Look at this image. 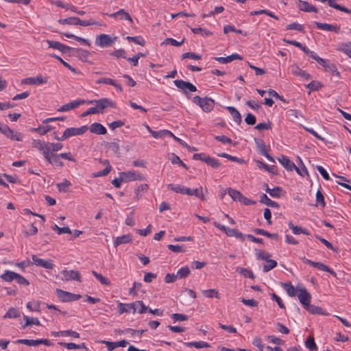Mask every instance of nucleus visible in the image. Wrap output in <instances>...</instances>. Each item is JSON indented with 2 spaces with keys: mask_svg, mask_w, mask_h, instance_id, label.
<instances>
[{
  "mask_svg": "<svg viewBox=\"0 0 351 351\" xmlns=\"http://www.w3.org/2000/svg\"><path fill=\"white\" fill-rule=\"evenodd\" d=\"M167 188L176 193L186 194L190 196L194 195L202 201L206 200V194L207 193V189H204L202 186L195 189H191L180 184L173 185L172 184H169L167 185Z\"/></svg>",
  "mask_w": 351,
  "mask_h": 351,
  "instance_id": "nucleus-1",
  "label": "nucleus"
},
{
  "mask_svg": "<svg viewBox=\"0 0 351 351\" xmlns=\"http://www.w3.org/2000/svg\"><path fill=\"white\" fill-rule=\"evenodd\" d=\"M87 103L95 104L94 107L89 108V112H90L93 114L103 113L104 109L109 106L112 108L115 107V103L108 98H103L98 100H89Z\"/></svg>",
  "mask_w": 351,
  "mask_h": 351,
  "instance_id": "nucleus-2",
  "label": "nucleus"
},
{
  "mask_svg": "<svg viewBox=\"0 0 351 351\" xmlns=\"http://www.w3.org/2000/svg\"><path fill=\"white\" fill-rule=\"evenodd\" d=\"M193 102L199 106L205 112H211L215 106V101L208 97L202 98L199 96H195L193 98Z\"/></svg>",
  "mask_w": 351,
  "mask_h": 351,
  "instance_id": "nucleus-3",
  "label": "nucleus"
},
{
  "mask_svg": "<svg viewBox=\"0 0 351 351\" xmlns=\"http://www.w3.org/2000/svg\"><path fill=\"white\" fill-rule=\"evenodd\" d=\"M88 130L87 125H84L80 128H70L64 130L63 134L60 138H56L58 141H64L71 136H79L84 134Z\"/></svg>",
  "mask_w": 351,
  "mask_h": 351,
  "instance_id": "nucleus-4",
  "label": "nucleus"
},
{
  "mask_svg": "<svg viewBox=\"0 0 351 351\" xmlns=\"http://www.w3.org/2000/svg\"><path fill=\"white\" fill-rule=\"evenodd\" d=\"M32 146L34 148L38 149L39 151L42 152L44 158L45 160L50 164H52V160L51 155H49V149L48 148V143H46L44 141L40 140H34L32 142Z\"/></svg>",
  "mask_w": 351,
  "mask_h": 351,
  "instance_id": "nucleus-5",
  "label": "nucleus"
},
{
  "mask_svg": "<svg viewBox=\"0 0 351 351\" xmlns=\"http://www.w3.org/2000/svg\"><path fill=\"white\" fill-rule=\"evenodd\" d=\"M117 39V37L116 36L111 38L108 34H102L97 36L95 45L100 47H110L114 43Z\"/></svg>",
  "mask_w": 351,
  "mask_h": 351,
  "instance_id": "nucleus-6",
  "label": "nucleus"
},
{
  "mask_svg": "<svg viewBox=\"0 0 351 351\" xmlns=\"http://www.w3.org/2000/svg\"><path fill=\"white\" fill-rule=\"evenodd\" d=\"M56 294L58 298L63 302L76 301L82 298L81 295L73 294L59 289H56Z\"/></svg>",
  "mask_w": 351,
  "mask_h": 351,
  "instance_id": "nucleus-7",
  "label": "nucleus"
},
{
  "mask_svg": "<svg viewBox=\"0 0 351 351\" xmlns=\"http://www.w3.org/2000/svg\"><path fill=\"white\" fill-rule=\"evenodd\" d=\"M0 132H1L5 136L12 140L21 141L23 138V136L21 133L14 132V130H11L8 125H3L1 123H0Z\"/></svg>",
  "mask_w": 351,
  "mask_h": 351,
  "instance_id": "nucleus-8",
  "label": "nucleus"
},
{
  "mask_svg": "<svg viewBox=\"0 0 351 351\" xmlns=\"http://www.w3.org/2000/svg\"><path fill=\"white\" fill-rule=\"evenodd\" d=\"M119 175L122 176V180H123L124 182L145 180L143 176L136 171H123L121 172Z\"/></svg>",
  "mask_w": 351,
  "mask_h": 351,
  "instance_id": "nucleus-9",
  "label": "nucleus"
},
{
  "mask_svg": "<svg viewBox=\"0 0 351 351\" xmlns=\"http://www.w3.org/2000/svg\"><path fill=\"white\" fill-rule=\"evenodd\" d=\"M61 279L62 280H76L81 282V275L78 271L64 269L61 271Z\"/></svg>",
  "mask_w": 351,
  "mask_h": 351,
  "instance_id": "nucleus-10",
  "label": "nucleus"
},
{
  "mask_svg": "<svg viewBox=\"0 0 351 351\" xmlns=\"http://www.w3.org/2000/svg\"><path fill=\"white\" fill-rule=\"evenodd\" d=\"M32 263L38 267H41L48 269H52L54 264L51 260H45L38 258L36 255L32 256Z\"/></svg>",
  "mask_w": 351,
  "mask_h": 351,
  "instance_id": "nucleus-11",
  "label": "nucleus"
},
{
  "mask_svg": "<svg viewBox=\"0 0 351 351\" xmlns=\"http://www.w3.org/2000/svg\"><path fill=\"white\" fill-rule=\"evenodd\" d=\"M297 295L300 300V302L302 304L304 308H305L310 304L311 300V295L307 291L306 288L300 289L298 291V293L297 294Z\"/></svg>",
  "mask_w": 351,
  "mask_h": 351,
  "instance_id": "nucleus-12",
  "label": "nucleus"
},
{
  "mask_svg": "<svg viewBox=\"0 0 351 351\" xmlns=\"http://www.w3.org/2000/svg\"><path fill=\"white\" fill-rule=\"evenodd\" d=\"M174 84L176 86L177 88L179 89H181L184 92H186V90L188 89L191 92H195L197 91V88L195 86H194L193 84L189 82H185L182 80H176L173 82Z\"/></svg>",
  "mask_w": 351,
  "mask_h": 351,
  "instance_id": "nucleus-13",
  "label": "nucleus"
},
{
  "mask_svg": "<svg viewBox=\"0 0 351 351\" xmlns=\"http://www.w3.org/2000/svg\"><path fill=\"white\" fill-rule=\"evenodd\" d=\"M18 343H22L28 346H37L39 344H44L45 346H51V343L48 339H19Z\"/></svg>",
  "mask_w": 351,
  "mask_h": 351,
  "instance_id": "nucleus-14",
  "label": "nucleus"
},
{
  "mask_svg": "<svg viewBox=\"0 0 351 351\" xmlns=\"http://www.w3.org/2000/svg\"><path fill=\"white\" fill-rule=\"evenodd\" d=\"M254 141L260 154L265 156L269 161L274 162L273 157H271L267 152L265 142L263 140H258L256 138H254Z\"/></svg>",
  "mask_w": 351,
  "mask_h": 351,
  "instance_id": "nucleus-15",
  "label": "nucleus"
},
{
  "mask_svg": "<svg viewBox=\"0 0 351 351\" xmlns=\"http://www.w3.org/2000/svg\"><path fill=\"white\" fill-rule=\"evenodd\" d=\"M47 43L49 45V47L53 48L55 49H58L63 53L69 52L70 51H71L73 49V48L66 46L58 41H53V40H47Z\"/></svg>",
  "mask_w": 351,
  "mask_h": 351,
  "instance_id": "nucleus-16",
  "label": "nucleus"
},
{
  "mask_svg": "<svg viewBox=\"0 0 351 351\" xmlns=\"http://www.w3.org/2000/svg\"><path fill=\"white\" fill-rule=\"evenodd\" d=\"M85 103V101L82 99H77L75 101H73L70 103L66 104L62 106H60L58 109V112H66L69 110H71L72 109H75L80 106L81 104H83Z\"/></svg>",
  "mask_w": 351,
  "mask_h": 351,
  "instance_id": "nucleus-17",
  "label": "nucleus"
},
{
  "mask_svg": "<svg viewBox=\"0 0 351 351\" xmlns=\"http://www.w3.org/2000/svg\"><path fill=\"white\" fill-rule=\"evenodd\" d=\"M289 69L291 73L294 75L300 76L305 80H309L311 78V75L308 73L295 64L291 65Z\"/></svg>",
  "mask_w": 351,
  "mask_h": 351,
  "instance_id": "nucleus-18",
  "label": "nucleus"
},
{
  "mask_svg": "<svg viewBox=\"0 0 351 351\" xmlns=\"http://www.w3.org/2000/svg\"><path fill=\"white\" fill-rule=\"evenodd\" d=\"M298 8L304 12H317V9L314 5H311L308 2L302 0H298Z\"/></svg>",
  "mask_w": 351,
  "mask_h": 351,
  "instance_id": "nucleus-19",
  "label": "nucleus"
},
{
  "mask_svg": "<svg viewBox=\"0 0 351 351\" xmlns=\"http://www.w3.org/2000/svg\"><path fill=\"white\" fill-rule=\"evenodd\" d=\"M314 24L316 25V27L322 30L325 31H329V32H334L336 33L339 32V27L337 25L328 24V23H322L319 22H314Z\"/></svg>",
  "mask_w": 351,
  "mask_h": 351,
  "instance_id": "nucleus-20",
  "label": "nucleus"
},
{
  "mask_svg": "<svg viewBox=\"0 0 351 351\" xmlns=\"http://www.w3.org/2000/svg\"><path fill=\"white\" fill-rule=\"evenodd\" d=\"M132 237L130 234H123L114 239V246L117 247L119 245L132 243Z\"/></svg>",
  "mask_w": 351,
  "mask_h": 351,
  "instance_id": "nucleus-21",
  "label": "nucleus"
},
{
  "mask_svg": "<svg viewBox=\"0 0 351 351\" xmlns=\"http://www.w3.org/2000/svg\"><path fill=\"white\" fill-rule=\"evenodd\" d=\"M97 84H106L113 86L119 92L123 91L121 85L117 84L114 80L107 77H101L97 80Z\"/></svg>",
  "mask_w": 351,
  "mask_h": 351,
  "instance_id": "nucleus-22",
  "label": "nucleus"
},
{
  "mask_svg": "<svg viewBox=\"0 0 351 351\" xmlns=\"http://www.w3.org/2000/svg\"><path fill=\"white\" fill-rule=\"evenodd\" d=\"M90 132L96 134H105L107 132L106 128L99 123H94L88 128Z\"/></svg>",
  "mask_w": 351,
  "mask_h": 351,
  "instance_id": "nucleus-23",
  "label": "nucleus"
},
{
  "mask_svg": "<svg viewBox=\"0 0 351 351\" xmlns=\"http://www.w3.org/2000/svg\"><path fill=\"white\" fill-rule=\"evenodd\" d=\"M47 82L46 78H43L41 75H38L36 77H27L23 80V83L25 84H41Z\"/></svg>",
  "mask_w": 351,
  "mask_h": 351,
  "instance_id": "nucleus-24",
  "label": "nucleus"
},
{
  "mask_svg": "<svg viewBox=\"0 0 351 351\" xmlns=\"http://www.w3.org/2000/svg\"><path fill=\"white\" fill-rule=\"evenodd\" d=\"M110 17L116 18L119 17L120 19H125L130 21L131 23H133V20L130 15L125 12L123 9H120L117 12L108 14Z\"/></svg>",
  "mask_w": 351,
  "mask_h": 351,
  "instance_id": "nucleus-25",
  "label": "nucleus"
},
{
  "mask_svg": "<svg viewBox=\"0 0 351 351\" xmlns=\"http://www.w3.org/2000/svg\"><path fill=\"white\" fill-rule=\"evenodd\" d=\"M278 160L287 170L291 171L293 167H295V165L291 162L286 156L281 155L278 158Z\"/></svg>",
  "mask_w": 351,
  "mask_h": 351,
  "instance_id": "nucleus-26",
  "label": "nucleus"
},
{
  "mask_svg": "<svg viewBox=\"0 0 351 351\" xmlns=\"http://www.w3.org/2000/svg\"><path fill=\"white\" fill-rule=\"evenodd\" d=\"M215 60H216L217 61H218L219 62H220L221 64H226V63L230 62L234 60H242V57L237 53H234V54H232V55L228 56L225 58L216 57V58H215Z\"/></svg>",
  "mask_w": 351,
  "mask_h": 351,
  "instance_id": "nucleus-27",
  "label": "nucleus"
},
{
  "mask_svg": "<svg viewBox=\"0 0 351 351\" xmlns=\"http://www.w3.org/2000/svg\"><path fill=\"white\" fill-rule=\"evenodd\" d=\"M307 311H308L310 313L313 315H328V313H326L324 309H322L321 307L312 305L309 304L307 306L304 308Z\"/></svg>",
  "mask_w": 351,
  "mask_h": 351,
  "instance_id": "nucleus-28",
  "label": "nucleus"
},
{
  "mask_svg": "<svg viewBox=\"0 0 351 351\" xmlns=\"http://www.w3.org/2000/svg\"><path fill=\"white\" fill-rule=\"evenodd\" d=\"M131 310H132L133 313L136 311V308H134L133 302L130 304H123L121 302L119 303V312L120 314L128 313Z\"/></svg>",
  "mask_w": 351,
  "mask_h": 351,
  "instance_id": "nucleus-29",
  "label": "nucleus"
},
{
  "mask_svg": "<svg viewBox=\"0 0 351 351\" xmlns=\"http://www.w3.org/2000/svg\"><path fill=\"white\" fill-rule=\"evenodd\" d=\"M313 267L318 269L319 270L328 272L333 276H336V272L335 271H333L329 267H328L327 265H326L320 262H314Z\"/></svg>",
  "mask_w": 351,
  "mask_h": 351,
  "instance_id": "nucleus-30",
  "label": "nucleus"
},
{
  "mask_svg": "<svg viewBox=\"0 0 351 351\" xmlns=\"http://www.w3.org/2000/svg\"><path fill=\"white\" fill-rule=\"evenodd\" d=\"M227 109L230 114L232 115L234 121L238 124H240L242 120L239 112L235 108L232 106L227 107Z\"/></svg>",
  "mask_w": 351,
  "mask_h": 351,
  "instance_id": "nucleus-31",
  "label": "nucleus"
},
{
  "mask_svg": "<svg viewBox=\"0 0 351 351\" xmlns=\"http://www.w3.org/2000/svg\"><path fill=\"white\" fill-rule=\"evenodd\" d=\"M260 202L262 204H264L268 206H271L273 208H278L279 207V204L277 202L270 199L265 194H262L261 195Z\"/></svg>",
  "mask_w": 351,
  "mask_h": 351,
  "instance_id": "nucleus-32",
  "label": "nucleus"
},
{
  "mask_svg": "<svg viewBox=\"0 0 351 351\" xmlns=\"http://www.w3.org/2000/svg\"><path fill=\"white\" fill-rule=\"evenodd\" d=\"M184 344V346H186L187 347H192V346H193V347H195L197 349L204 348H209L210 347L209 343H208L207 342H205V341H193V342H185Z\"/></svg>",
  "mask_w": 351,
  "mask_h": 351,
  "instance_id": "nucleus-33",
  "label": "nucleus"
},
{
  "mask_svg": "<svg viewBox=\"0 0 351 351\" xmlns=\"http://www.w3.org/2000/svg\"><path fill=\"white\" fill-rule=\"evenodd\" d=\"M282 287L290 297H294L298 294V290L291 283H284Z\"/></svg>",
  "mask_w": 351,
  "mask_h": 351,
  "instance_id": "nucleus-34",
  "label": "nucleus"
},
{
  "mask_svg": "<svg viewBox=\"0 0 351 351\" xmlns=\"http://www.w3.org/2000/svg\"><path fill=\"white\" fill-rule=\"evenodd\" d=\"M236 271H237V272L241 274L245 278H249L251 279H254L255 278L253 272L250 269L238 267L236 268Z\"/></svg>",
  "mask_w": 351,
  "mask_h": 351,
  "instance_id": "nucleus-35",
  "label": "nucleus"
},
{
  "mask_svg": "<svg viewBox=\"0 0 351 351\" xmlns=\"http://www.w3.org/2000/svg\"><path fill=\"white\" fill-rule=\"evenodd\" d=\"M118 141H119L118 140H116L114 141L108 143L106 145V147L117 156L119 155V149H120Z\"/></svg>",
  "mask_w": 351,
  "mask_h": 351,
  "instance_id": "nucleus-36",
  "label": "nucleus"
},
{
  "mask_svg": "<svg viewBox=\"0 0 351 351\" xmlns=\"http://www.w3.org/2000/svg\"><path fill=\"white\" fill-rule=\"evenodd\" d=\"M324 68L326 71L332 73L333 75L337 77L340 75L339 72L337 71V66L334 64L330 63L329 61L326 62Z\"/></svg>",
  "mask_w": 351,
  "mask_h": 351,
  "instance_id": "nucleus-37",
  "label": "nucleus"
},
{
  "mask_svg": "<svg viewBox=\"0 0 351 351\" xmlns=\"http://www.w3.org/2000/svg\"><path fill=\"white\" fill-rule=\"evenodd\" d=\"M71 185L70 181L66 179H64L63 182L57 183L56 186L60 192L66 193L68 191V188Z\"/></svg>",
  "mask_w": 351,
  "mask_h": 351,
  "instance_id": "nucleus-38",
  "label": "nucleus"
},
{
  "mask_svg": "<svg viewBox=\"0 0 351 351\" xmlns=\"http://www.w3.org/2000/svg\"><path fill=\"white\" fill-rule=\"evenodd\" d=\"M254 232L256 234H261V235H264V236H266L267 237H269V238H271V239H274L275 240H277L278 238V236L277 234H271V233H269V232L263 230V229H261V228H256L254 230Z\"/></svg>",
  "mask_w": 351,
  "mask_h": 351,
  "instance_id": "nucleus-39",
  "label": "nucleus"
},
{
  "mask_svg": "<svg viewBox=\"0 0 351 351\" xmlns=\"http://www.w3.org/2000/svg\"><path fill=\"white\" fill-rule=\"evenodd\" d=\"M21 315L20 312L15 308L11 307L3 316L4 318H17Z\"/></svg>",
  "mask_w": 351,
  "mask_h": 351,
  "instance_id": "nucleus-40",
  "label": "nucleus"
},
{
  "mask_svg": "<svg viewBox=\"0 0 351 351\" xmlns=\"http://www.w3.org/2000/svg\"><path fill=\"white\" fill-rule=\"evenodd\" d=\"M16 274L17 273L12 271H5V272L1 276V278L6 282H11L15 280Z\"/></svg>",
  "mask_w": 351,
  "mask_h": 351,
  "instance_id": "nucleus-41",
  "label": "nucleus"
},
{
  "mask_svg": "<svg viewBox=\"0 0 351 351\" xmlns=\"http://www.w3.org/2000/svg\"><path fill=\"white\" fill-rule=\"evenodd\" d=\"M48 145H49L48 148L49 149V155H52V156L53 155V152L60 151L63 147L62 144H61L60 143H48Z\"/></svg>",
  "mask_w": 351,
  "mask_h": 351,
  "instance_id": "nucleus-42",
  "label": "nucleus"
},
{
  "mask_svg": "<svg viewBox=\"0 0 351 351\" xmlns=\"http://www.w3.org/2000/svg\"><path fill=\"white\" fill-rule=\"evenodd\" d=\"M23 318L25 320V324L23 326V328H25L27 326H29L31 324H35L36 326L40 325V322L38 318L31 317L27 315H24Z\"/></svg>",
  "mask_w": 351,
  "mask_h": 351,
  "instance_id": "nucleus-43",
  "label": "nucleus"
},
{
  "mask_svg": "<svg viewBox=\"0 0 351 351\" xmlns=\"http://www.w3.org/2000/svg\"><path fill=\"white\" fill-rule=\"evenodd\" d=\"M92 274L101 282V284L107 286L110 285V281L106 277L103 276L101 274L97 273L95 271H93Z\"/></svg>",
  "mask_w": 351,
  "mask_h": 351,
  "instance_id": "nucleus-44",
  "label": "nucleus"
},
{
  "mask_svg": "<svg viewBox=\"0 0 351 351\" xmlns=\"http://www.w3.org/2000/svg\"><path fill=\"white\" fill-rule=\"evenodd\" d=\"M257 163H258V167L259 168H263L265 169L266 171H267L268 172H270L273 174H275L276 172V167L274 165L272 166H269L267 165V164L264 163L262 161H257Z\"/></svg>",
  "mask_w": 351,
  "mask_h": 351,
  "instance_id": "nucleus-45",
  "label": "nucleus"
},
{
  "mask_svg": "<svg viewBox=\"0 0 351 351\" xmlns=\"http://www.w3.org/2000/svg\"><path fill=\"white\" fill-rule=\"evenodd\" d=\"M305 346L311 351H314V350H317V347L315 343L314 338L312 336H310L308 337V339L305 341Z\"/></svg>",
  "mask_w": 351,
  "mask_h": 351,
  "instance_id": "nucleus-46",
  "label": "nucleus"
},
{
  "mask_svg": "<svg viewBox=\"0 0 351 351\" xmlns=\"http://www.w3.org/2000/svg\"><path fill=\"white\" fill-rule=\"evenodd\" d=\"M133 304L134 308H136V311L141 314L145 313L148 308L142 301H136L133 302Z\"/></svg>",
  "mask_w": 351,
  "mask_h": 351,
  "instance_id": "nucleus-47",
  "label": "nucleus"
},
{
  "mask_svg": "<svg viewBox=\"0 0 351 351\" xmlns=\"http://www.w3.org/2000/svg\"><path fill=\"white\" fill-rule=\"evenodd\" d=\"M60 345L66 348L67 349L69 350H72V349H80V348H84L85 346H84V343H82V344H75L74 343H64V342H60L59 343Z\"/></svg>",
  "mask_w": 351,
  "mask_h": 351,
  "instance_id": "nucleus-48",
  "label": "nucleus"
},
{
  "mask_svg": "<svg viewBox=\"0 0 351 351\" xmlns=\"http://www.w3.org/2000/svg\"><path fill=\"white\" fill-rule=\"evenodd\" d=\"M202 293L204 297L208 298H219L218 291L216 289L204 290L202 291Z\"/></svg>",
  "mask_w": 351,
  "mask_h": 351,
  "instance_id": "nucleus-49",
  "label": "nucleus"
},
{
  "mask_svg": "<svg viewBox=\"0 0 351 351\" xmlns=\"http://www.w3.org/2000/svg\"><path fill=\"white\" fill-rule=\"evenodd\" d=\"M229 195L232 197V199L234 201H239L240 198L242 196L241 192L237 190L232 189L231 188L228 190Z\"/></svg>",
  "mask_w": 351,
  "mask_h": 351,
  "instance_id": "nucleus-50",
  "label": "nucleus"
},
{
  "mask_svg": "<svg viewBox=\"0 0 351 351\" xmlns=\"http://www.w3.org/2000/svg\"><path fill=\"white\" fill-rule=\"evenodd\" d=\"M340 50L342 51L348 56L351 58V43L350 42L342 43L340 46Z\"/></svg>",
  "mask_w": 351,
  "mask_h": 351,
  "instance_id": "nucleus-51",
  "label": "nucleus"
},
{
  "mask_svg": "<svg viewBox=\"0 0 351 351\" xmlns=\"http://www.w3.org/2000/svg\"><path fill=\"white\" fill-rule=\"evenodd\" d=\"M190 274V269L189 268V267L186 266V267H183L182 268H180L178 272H177V277L180 278H186V276H188Z\"/></svg>",
  "mask_w": 351,
  "mask_h": 351,
  "instance_id": "nucleus-52",
  "label": "nucleus"
},
{
  "mask_svg": "<svg viewBox=\"0 0 351 351\" xmlns=\"http://www.w3.org/2000/svg\"><path fill=\"white\" fill-rule=\"evenodd\" d=\"M204 162L215 169L220 166V163L217 159L210 156H208L206 159L204 160Z\"/></svg>",
  "mask_w": 351,
  "mask_h": 351,
  "instance_id": "nucleus-53",
  "label": "nucleus"
},
{
  "mask_svg": "<svg viewBox=\"0 0 351 351\" xmlns=\"http://www.w3.org/2000/svg\"><path fill=\"white\" fill-rule=\"evenodd\" d=\"M218 156H220V157L228 158V160H230L231 161H233V162H239V163H243L244 162V160L243 159L237 158L236 156H232L229 155V154H226V153L219 154Z\"/></svg>",
  "mask_w": 351,
  "mask_h": 351,
  "instance_id": "nucleus-54",
  "label": "nucleus"
},
{
  "mask_svg": "<svg viewBox=\"0 0 351 351\" xmlns=\"http://www.w3.org/2000/svg\"><path fill=\"white\" fill-rule=\"evenodd\" d=\"M184 39H182V41L178 42V41H177L176 40H175L173 38H166L162 43V45H173V46H175V47H178V46H180L184 43Z\"/></svg>",
  "mask_w": 351,
  "mask_h": 351,
  "instance_id": "nucleus-55",
  "label": "nucleus"
},
{
  "mask_svg": "<svg viewBox=\"0 0 351 351\" xmlns=\"http://www.w3.org/2000/svg\"><path fill=\"white\" fill-rule=\"evenodd\" d=\"M52 229L53 230H56L58 234H71V229L69 227H67V226L66 227L60 228V227L58 226L56 224H55L52 227Z\"/></svg>",
  "mask_w": 351,
  "mask_h": 351,
  "instance_id": "nucleus-56",
  "label": "nucleus"
},
{
  "mask_svg": "<svg viewBox=\"0 0 351 351\" xmlns=\"http://www.w3.org/2000/svg\"><path fill=\"white\" fill-rule=\"evenodd\" d=\"M328 1V3L329 6L335 8L337 10H341L342 12H348V9L346 7H343L339 4H337L335 3V0H326Z\"/></svg>",
  "mask_w": 351,
  "mask_h": 351,
  "instance_id": "nucleus-57",
  "label": "nucleus"
},
{
  "mask_svg": "<svg viewBox=\"0 0 351 351\" xmlns=\"http://www.w3.org/2000/svg\"><path fill=\"white\" fill-rule=\"evenodd\" d=\"M76 18L75 16L69 17L67 19H59L58 23L62 25L67 24L71 25H76Z\"/></svg>",
  "mask_w": 351,
  "mask_h": 351,
  "instance_id": "nucleus-58",
  "label": "nucleus"
},
{
  "mask_svg": "<svg viewBox=\"0 0 351 351\" xmlns=\"http://www.w3.org/2000/svg\"><path fill=\"white\" fill-rule=\"evenodd\" d=\"M256 257L258 259H261L266 261L267 262L269 261V258L271 257V254L268 252H266L263 250H258L256 252Z\"/></svg>",
  "mask_w": 351,
  "mask_h": 351,
  "instance_id": "nucleus-59",
  "label": "nucleus"
},
{
  "mask_svg": "<svg viewBox=\"0 0 351 351\" xmlns=\"http://www.w3.org/2000/svg\"><path fill=\"white\" fill-rule=\"evenodd\" d=\"M126 39L141 46H144L145 44V41L141 36H128Z\"/></svg>",
  "mask_w": 351,
  "mask_h": 351,
  "instance_id": "nucleus-60",
  "label": "nucleus"
},
{
  "mask_svg": "<svg viewBox=\"0 0 351 351\" xmlns=\"http://www.w3.org/2000/svg\"><path fill=\"white\" fill-rule=\"evenodd\" d=\"M62 337H71L72 338H79L80 334L72 330H62Z\"/></svg>",
  "mask_w": 351,
  "mask_h": 351,
  "instance_id": "nucleus-61",
  "label": "nucleus"
},
{
  "mask_svg": "<svg viewBox=\"0 0 351 351\" xmlns=\"http://www.w3.org/2000/svg\"><path fill=\"white\" fill-rule=\"evenodd\" d=\"M316 203H317V206L318 204H320L322 208H324L326 206L325 201H324V197L319 190H318L316 193Z\"/></svg>",
  "mask_w": 351,
  "mask_h": 351,
  "instance_id": "nucleus-62",
  "label": "nucleus"
},
{
  "mask_svg": "<svg viewBox=\"0 0 351 351\" xmlns=\"http://www.w3.org/2000/svg\"><path fill=\"white\" fill-rule=\"evenodd\" d=\"M282 191V189L280 186L274 187V189H271V191L269 192V194L272 197H280L281 196V193Z\"/></svg>",
  "mask_w": 351,
  "mask_h": 351,
  "instance_id": "nucleus-63",
  "label": "nucleus"
},
{
  "mask_svg": "<svg viewBox=\"0 0 351 351\" xmlns=\"http://www.w3.org/2000/svg\"><path fill=\"white\" fill-rule=\"evenodd\" d=\"M267 263V264L263 266V269L264 272H267V271H270L271 269H272L273 268H274L277 265V262L276 261H274V260L270 259Z\"/></svg>",
  "mask_w": 351,
  "mask_h": 351,
  "instance_id": "nucleus-64",
  "label": "nucleus"
}]
</instances>
